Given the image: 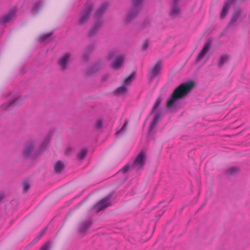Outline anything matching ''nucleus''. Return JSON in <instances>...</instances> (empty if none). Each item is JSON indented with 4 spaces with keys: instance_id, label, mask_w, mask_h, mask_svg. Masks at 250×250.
I'll use <instances>...</instances> for the list:
<instances>
[{
    "instance_id": "f03ea898",
    "label": "nucleus",
    "mask_w": 250,
    "mask_h": 250,
    "mask_svg": "<svg viewBox=\"0 0 250 250\" xmlns=\"http://www.w3.org/2000/svg\"><path fill=\"white\" fill-rule=\"evenodd\" d=\"M108 6L107 2L103 3L96 11L94 14V17L96 20L94 24L87 33V36L91 38L96 35L99 29L102 26L103 21L101 19L105 11Z\"/></svg>"
},
{
    "instance_id": "c85d7f7f",
    "label": "nucleus",
    "mask_w": 250,
    "mask_h": 250,
    "mask_svg": "<svg viewBox=\"0 0 250 250\" xmlns=\"http://www.w3.org/2000/svg\"><path fill=\"white\" fill-rule=\"evenodd\" d=\"M127 124H128V122L127 121H125L123 126L122 127V128L119 130L118 131H117L116 133V135L118 137L119 136H120L121 135H122L123 133H124L126 129V127H127Z\"/></svg>"
},
{
    "instance_id": "b1692460",
    "label": "nucleus",
    "mask_w": 250,
    "mask_h": 250,
    "mask_svg": "<svg viewBox=\"0 0 250 250\" xmlns=\"http://www.w3.org/2000/svg\"><path fill=\"white\" fill-rule=\"evenodd\" d=\"M127 91V88L123 85L115 89L114 93L115 95H119L125 93Z\"/></svg>"
},
{
    "instance_id": "ddd939ff",
    "label": "nucleus",
    "mask_w": 250,
    "mask_h": 250,
    "mask_svg": "<svg viewBox=\"0 0 250 250\" xmlns=\"http://www.w3.org/2000/svg\"><path fill=\"white\" fill-rule=\"evenodd\" d=\"M235 0H228L227 1H226L224 3L221 13V15H220V17L221 19L224 18L226 16L231 4ZM239 0L240 1H243L245 0Z\"/></svg>"
},
{
    "instance_id": "6ab92c4d",
    "label": "nucleus",
    "mask_w": 250,
    "mask_h": 250,
    "mask_svg": "<svg viewBox=\"0 0 250 250\" xmlns=\"http://www.w3.org/2000/svg\"><path fill=\"white\" fill-rule=\"evenodd\" d=\"M161 113L160 112L157 113L154 117V118L153 120V122L151 124L149 128V133H151L154 128L156 127L157 125L158 124V122H159L161 118Z\"/></svg>"
},
{
    "instance_id": "9b49d317",
    "label": "nucleus",
    "mask_w": 250,
    "mask_h": 250,
    "mask_svg": "<svg viewBox=\"0 0 250 250\" xmlns=\"http://www.w3.org/2000/svg\"><path fill=\"white\" fill-rule=\"evenodd\" d=\"M16 16V10L13 9L11 10L7 14L2 16L0 20V22L1 24H5L12 21Z\"/></svg>"
},
{
    "instance_id": "9d476101",
    "label": "nucleus",
    "mask_w": 250,
    "mask_h": 250,
    "mask_svg": "<svg viewBox=\"0 0 250 250\" xmlns=\"http://www.w3.org/2000/svg\"><path fill=\"white\" fill-rule=\"evenodd\" d=\"M34 143L33 141H29L26 143L25 147L22 151V155L24 158H27L30 156L34 147Z\"/></svg>"
},
{
    "instance_id": "a211bd4d",
    "label": "nucleus",
    "mask_w": 250,
    "mask_h": 250,
    "mask_svg": "<svg viewBox=\"0 0 250 250\" xmlns=\"http://www.w3.org/2000/svg\"><path fill=\"white\" fill-rule=\"evenodd\" d=\"M70 54L66 53L62 57L59 62L61 68L64 70L66 68L68 60L70 57Z\"/></svg>"
},
{
    "instance_id": "7ed1b4c3",
    "label": "nucleus",
    "mask_w": 250,
    "mask_h": 250,
    "mask_svg": "<svg viewBox=\"0 0 250 250\" xmlns=\"http://www.w3.org/2000/svg\"><path fill=\"white\" fill-rule=\"evenodd\" d=\"M143 0H132L133 7L130 10L125 19L126 23L130 22L137 16L142 8Z\"/></svg>"
},
{
    "instance_id": "37998d69",
    "label": "nucleus",
    "mask_w": 250,
    "mask_h": 250,
    "mask_svg": "<svg viewBox=\"0 0 250 250\" xmlns=\"http://www.w3.org/2000/svg\"><path fill=\"white\" fill-rule=\"evenodd\" d=\"M164 211H165L164 210L162 211V212L161 213V214H158V216H161L164 213Z\"/></svg>"
},
{
    "instance_id": "7c9ffc66",
    "label": "nucleus",
    "mask_w": 250,
    "mask_h": 250,
    "mask_svg": "<svg viewBox=\"0 0 250 250\" xmlns=\"http://www.w3.org/2000/svg\"><path fill=\"white\" fill-rule=\"evenodd\" d=\"M161 101H162V99L160 97H158L155 104H154V105L153 107V108H152V111H151V113H154L156 110L157 109V108H158V107L159 106L161 103Z\"/></svg>"
},
{
    "instance_id": "c9c22d12",
    "label": "nucleus",
    "mask_w": 250,
    "mask_h": 250,
    "mask_svg": "<svg viewBox=\"0 0 250 250\" xmlns=\"http://www.w3.org/2000/svg\"><path fill=\"white\" fill-rule=\"evenodd\" d=\"M116 55V53L115 52L110 51L109 52L107 58L108 60H111L115 57Z\"/></svg>"
},
{
    "instance_id": "2eb2a0df",
    "label": "nucleus",
    "mask_w": 250,
    "mask_h": 250,
    "mask_svg": "<svg viewBox=\"0 0 250 250\" xmlns=\"http://www.w3.org/2000/svg\"><path fill=\"white\" fill-rule=\"evenodd\" d=\"M92 224V222L90 220H86L82 222L79 227V231L83 234H85L87 229Z\"/></svg>"
},
{
    "instance_id": "e433bc0d",
    "label": "nucleus",
    "mask_w": 250,
    "mask_h": 250,
    "mask_svg": "<svg viewBox=\"0 0 250 250\" xmlns=\"http://www.w3.org/2000/svg\"><path fill=\"white\" fill-rule=\"evenodd\" d=\"M148 46V41L147 40H145L144 43L142 46V49L145 50L147 49Z\"/></svg>"
},
{
    "instance_id": "f257e3e1",
    "label": "nucleus",
    "mask_w": 250,
    "mask_h": 250,
    "mask_svg": "<svg viewBox=\"0 0 250 250\" xmlns=\"http://www.w3.org/2000/svg\"><path fill=\"white\" fill-rule=\"evenodd\" d=\"M194 83L192 82H187L177 87L171 95L167 104V107L170 111L175 112L180 108L179 100L186 96L192 89Z\"/></svg>"
},
{
    "instance_id": "0eeeda50",
    "label": "nucleus",
    "mask_w": 250,
    "mask_h": 250,
    "mask_svg": "<svg viewBox=\"0 0 250 250\" xmlns=\"http://www.w3.org/2000/svg\"><path fill=\"white\" fill-rule=\"evenodd\" d=\"M162 61L159 60L157 62L154 66L150 70L149 73V79L150 81L152 80L155 77L159 76L162 70Z\"/></svg>"
},
{
    "instance_id": "aec40b11",
    "label": "nucleus",
    "mask_w": 250,
    "mask_h": 250,
    "mask_svg": "<svg viewBox=\"0 0 250 250\" xmlns=\"http://www.w3.org/2000/svg\"><path fill=\"white\" fill-rule=\"evenodd\" d=\"M229 60V56L228 54L221 55L218 62V68H221L223 65L228 62Z\"/></svg>"
},
{
    "instance_id": "72a5a7b5",
    "label": "nucleus",
    "mask_w": 250,
    "mask_h": 250,
    "mask_svg": "<svg viewBox=\"0 0 250 250\" xmlns=\"http://www.w3.org/2000/svg\"><path fill=\"white\" fill-rule=\"evenodd\" d=\"M103 126V121L101 119H98L95 125V128L96 129H100Z\"/></svg>"
},
{
    "instance_id": "cd10ccee",
    "label": "nucleus",
    "mask_w": 250,
    "mask_h": 250,
    "mask_svg": "<svg viewBox=\"0 0 250 250\" xmlns=\"http://www.w3.org/2000/svg\"><path fill=\"white\" fill-rule=\"evenodd\" d=\"M180 12V9L178 6H172L171 11L170 12V15L172 17H175L178 16Z\"/></svg>"
},
{
    "instance_id": "f704fd0d",
    "label": "nucleus",
    "mask_w": 250,
    "mask_h": 250,
    "mask_svg": "<svg viewBox=\"0 0 250 250\" xmlns=\"http://www.w3.org/2000/svg\"><path fill=\"white\" fill-rule=\"evenodd\" d=\"M23 191L26 192L30 188V185L28 181H25L23 183Z\"/></svg>"
},
{
    "instance_id": "393cba45",
    "label": "nucleus",
    "mask_w": 250,
    "mask_h": 250,
    "mask_svg": "<svg viewBox=\"0 0 250 250\" xmlns=\"http://www.w3.org/2000/svg\"><path fill=\"white\" fill-rule=\"evenodd\" d=\"M42 5V2L41 1H37L34 3L32 9V12L33 14H36Z\"/></svg>"
},
{
    "instance_id": "c756f323",
    "label": "nucleus",
    "mask_w": 250,
    "mask_h": 250,
    "mask_svg": "<svg viewBox=\"0 0 250 250\" xmlns=\"http://www.w3.org/2000/svg\"><path fill=\"white\" fill-rule=\"evenodd\" d=\"M239 169L237 167H231L226 171V173L228 174L233 175L237 173Z\"/></svg>"
},
{
    "instance_id": "ea45409f",
    "label": "nucleus",
    "mask_w": 250,
    "mask_h": 250,
    "mask_svg": "<svg viewBox=\"0 0 250 250\" xmlns=\"http://www.w3.org/2000/svg\"><path fill=\"white\" fill-rule=\"evenodd\" d=\"M108 77V74L104 75L102 78V80L104 81Z\"/></svg>"
},
{
    "instance_id": "a878e982",
    "label": "nucleus",
    "mask_w": 250,
    "mask_h": 250,
    "mask_svg": "<svg viewBox=\"0 0 250 250\" xmlns=\"http://www.w3.org/2000/svg\"><path fill=\"white\" fill-rule=\"evenodd\" d=\"M52 35V33H47L46 34L42 35L40 36L39 39V41L40 42H43L45 41H47L49 40Z\"/></svg>"
},
{
    "instance_id": "4c0bfd02",
    "label": "nucleus",
    "mask_w": 250,
    "mask_h": 250,
    "mask_svg": "<svg viewBox=\"0 0 250 250\" xmlns=\"http://www.w3.org/2000/svg\"><path fill=\"white\" fill-rule=\"evenodd\" d=\"M179 1V0H173L172 6H178Z\"/></svg>"
},
{
    "instance_id": "79ce46f5",
    "label": "nucleus",
    "mask_w": 250,
    "mask_h": 250,
    "mask_svg": "<svg viewBox=\"0 0 250 250\" xmlns=\"http://www.w3.org/2000/svg\"><path fill=\"white\" fill-rule=\"evenodd\" d=\"M45 231V229H42V230L41 231V232H40V234H42V235L43 234V233H44Z\"/></svg>"
},
{
    "instance_id": "1a4fd4ad",
    "label": "nucleus",
    "mask_w": 250,
    "mask_h": 250,
    "mask_svg": "<svg viewBox=\"0 0 250 250\" xmlns=\"http://www.w3.org/2000/svg\"><path fill=\"white\" fill-rule=\"evenodd\" d=\"M102 66V62L98 61L96 62L93 65L89 67L85 71L86 76H90L98 72Z\"/></svg>"
},
{
    "instance_id": "39448f33",
    "label": "nucleus",
    "mask_w": 250,
    "mask_h": 250,
    "mask_svg": "<svg viewBox=\"0 0 250 250\" xmlns=\"http://www.w3.org/2000/svg\"><path fill=\"white\" fill-rule=\"evenodd\" d=\"M146 154L143 151H141L133 161H131L132 167L137 169L143 168L145 164Z\"/></svg>"
},
{
    "instance_id": "473e14b6",
    "label": "nucleus",
    "mask_w": 250,
    "mask_h": 250,
    "mask_svg": "<svg viewBox=\"0 0 250 250\" xmlns=\"http://www.w3.org/2000/svg\"><path fill=\"white\" fill-rule=\"evenodd\" d=\"M132 167L131 161L129 162L121 170L124 173H126L130 168Z\"/></svg>"
},
{
    "instance_id": "a19ab883",
    "label": "nucleus",
    "mask_w": 250,
    "mask_h": 250,
    "mask_svg": "<svg viewBox=\"0 0 250 250\" xmlns=\"http://www.w3.org/2000/svg\"><path fill=\"white\" fill-rule=\"evenodd\" d=\"M4 195L3 194H0V201L4 198Z\"/></svg>"
},
{
    "instance_id": "412c9836",
    "label": "nucleus",
    "mask_w": 250,
    "mask_h": 250,
    "mask_svg": "<svg viewBox=\"0 0 250 250\" xmlns=\"http://www.w3.org/2000/svg\"><path fill=\"white\" fill-rule=\"evenodd\" d=\"M52 134V132L50 131L48 133V134L46 135V136L44 139V141L42 142V145L41 146V147H40V151H42L43 149H44L48 145V144L50 142V138H51Z\"/></svg>"
},
{
    "instance_id": "dca6fc26",
    "label": "nucleus",
    "mask_w": 250,
    "mask_h": 250,
    "mask_svg": "<svg viewBox=\"0 0 250 250\" xmlns=\"http://www.w3.org/2000/svg\"><path fill=\"white\" fill-rule=\"evenodd\" d=\"M95 44L94 43H92L89 44L86 48L85 51L83 55V60L87 62L89 59V57L91 53V52L94 50L95 48Z\"/></svg>"
},
{
    "instance_id": "423d86ee",
    "label": "nucleus",
    "mask_w": 250,
    "mask_h": 250,
    "mask_svg": "<svg viewBox=\"0 0 250 250\" xmlns=\"http://www.w3.org/2000/svg\"><path fill=\"white\" fill-rule=\"evenodd\" d=\"M93 5L91 3H86V8L81 12V17L79 21V23L82 24L85 23L89 18L91 11L93 10Z\"/></svg>"
},
{
    "instance_id": "2f4dec72",
    "label": "nucleus",
    "mask_w": 250,
    "mask_h": 250,
    "mask_svg": "<svg viewBox=\"0 0 250 250\" xmlns=\"http://www.w3.org/2000/svg\"><path fill=\"white\" fill-rule=\"evenodd\" d=\"M51 242L49 241L46 242L41 248L40 250H50Z\"/></svg>"
},
{
    "instance_id": "f8f14e48",
    "label": "nucleus",
    "mask_w": 250,
    "mask_h": 250,
    "mask_svg": "<svg viewBox=\"0 0 250 250\" xmlns=\"http://www.w3.org/2000/svg\"><path fill=\"white\" fill-rule=\"evenodd\" d=\"M21 100V99L19 97H14L11 101L6 102L5 104H3L2 106H4V110H9L11 108L17 105Z\"/></svg>"
},
{
    "instance_id": "6e6552de",
    "label": "nucleus",
    "mask_w": 250,
    "mask_h": 250,
    "mask_svg": "<svg viewBox=\"0 0 250 250\" xmlns=\"http://www.w3.org/2000/svg\"><path fill=\"white\" fill-rule=\"evenodd\" d=\"M211 44V40L210 39H208L205 44L202 50L199 53L198 55L196 58L197 61H201L205 56L206 53L209 51Z\"/></svg>"
},
{
    "instance_id": "f3484780",
    "label": "nucleus",
    "mask_w": 250,
    "mask_h": 250,
    "mask_svg": "<svg viewBox=\"0 0 250 250\" xmlns=\"http://www.w3.org/2000/svg\"><path fill=\"white\" fill-rule=\"evenodd\" d=\"M124 62V57L123 56L117 57L115 60L112 63L111 67L114 69H117L122 66Z\"/></svg>"
},
{
    "instance_id": "4468645a",
    "label": "nucleus",
    "mask_w": 250,
    "mask_h": 250,
    "mask_svg": "<svg viewBox=\"0 0 250 250\" xmlns=\"http://www.w3.org/2000/svg\"><path fill=\"white\" fill-rule=\"evenodd\" d=\"M241 10L240 9L238 8L235 9L229 22V25H233L234 22H235L238 20L241 21L243 19V17H241Z\"/></svg>"
},
{
    "instance_id": "4be33fe9",
    "label": "nucleus",
    "mask_w": 250,
    "mask_h": 250,
    "mask_svg": "<svg viewBox=\"0 0 250 250\" xmlns=\"http://www.w3.org/2000/svg\"><path fill=\"white\" fill-rule=\"evenodd\" d=\"M64 168V164L61 161H58L54 166V171L57 173H60L62 171Z\"/></svg>"
},
{
    "instance_id": "5701e85b",
    "label": "nucleus",
    "mask_w": 250,
    "mask_h": 250,
    "mask_svg": "<svg viewBox=\"0 0 250 250\" xmlns=\"http://www.w3.org/2000/svg\"><path fill=\"white\" fill-rule=\"evenodd\" d=\"M136 75L135 72H133L129 76L127 77L124 82V85L127 87V86L129 85L133 79L135 78Z\"/></svg>"
},
{
    "instance_id": "bb28decb",
    "label": "nucleus",
    "mask_w": 250,
    "mask_h": 250,
    "mask_svg": "<svg viewBox=\"0 0 250 250\" xmlns=\"http://www.w3.org/2000/svg\"><path fill=\"white\" fill-rule=\"evenodd\" d=\"M87 153V149L86 148H83L77 155L78 159L83 160Z\"/></svg>"
},
{
    "instance_id": "20e7f679",
    "label": "nucleus",
    "mask_w": 250,
    "mask_h": 250,
    "mask_svg": "<svg viewBox=\"0 0 250 250\" xmlns=\"http://www.w3.org/2000/svg\"><path fill=\"white\" fill-rule=\"evenodd\" d=\"M114 192H112L107 194L105 197L101 200L93 207V209L96 210L97 212H99L103 209L111 205L110 199L114 194Z\"/></svg>"
},
{
    "instance_id": "58836bf2",
    "label": "nucleus",
    "mask_w": 250,
    "mask_h": 250,
    "mask_svg": "<svg viewBox=\"0 0 250 250\" xmlns=\"http://www.w3.org/2000/svg\"><path fill=\"white\" fill-rule=\"evenodd\" d=\"M42 237V234H39L34 239V241H37L38 240L40 239V238Z\"/></svg>"
}]
</instances>
